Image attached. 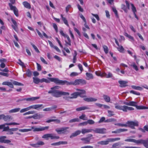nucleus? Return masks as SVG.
<instances>
[{"label":"nucleus","mask_w":148,"mask_h":148,"mask_svg":"<svg viewBox=\"0 0 148 148\" xmlns=\"http://www.w3.org/2000/svg\"><path fill=\"white\" fill-rule=\"evenodd\" d=\"M106 129L105 128H96L93 130L95 133L101 134H105L106 133Z\"/></svg>","instance_id":"11"},{"label":"nucleus","mask_w":148,"mask_h":148,"mask_svg":"<svg viewBox=\"0 0 148 148\" xmlns=\"http://www.w3.org/2000/svg\"><path fill=\"white\" fill-rule=\"evenodd\" d=\"M116 120L114 118H111L106 119L105 120V122H111L113 121H116Z\"/></svg>","instance_id":"51"},{"label":"nucleus","mask_w":148,"mask_h":148,"mask_svg":"<svg viewBox=\"0 0 148 148\" xmlns=\"http://www.w3.org/2000/svg\"><path fill=\"white\" fill-rule=\"evenodd\" d=\"M11 20L13 24V25H12V27L16 31H17L18 30V27L16 22L12 18L11 19Z\"/></svg>","instance_id":"18"},{"label":"nucleus","mask_w":148,"mask_h":148,"mask_svg":"<svg viewBox=\"0 0 148 148\" xmlns=\"http://www.w3.org/2000/svg\"><path fill=\"white\" fill-rule=\"evenodd\" d=\"M136 107L137 109L138 110L145 109L148 108L147 107L143 106H138L137 105Z\"/></svg>","instance_id":"46"},{"label":"nucleus","mask_w":148,"mask_h":148,"mask_svg":"<svg viewBox=\"0 0 148 148\" xmlns=\"http://www.w3.org/2000/svg\"><path fill=\"white\" fill-rule=\"evenodd\" d=\"M108 116L109 117L112 116L114 114H113L114 112L111 110H108Z\"/></svg>","instance_id":"59"},{"label":"nucleus","mask_w":148,"mask_h":148,"mask_svg":"<svg viewBox=\"0 0 148 148\" xmlns=\"http://www.w3.org/2000/svg\"><path fill=\"white\" fill-rule=\"evenodd\" d=\"M65 38H66L67 39V41L66 40H65V45L67 47H68V46H71V40L70 39L69 36L67 35L65 36Z\"/></svg>","instance_id":"20"},{"label":"nucleus","mask_w":148,"mask_h":148,"mask_svg":"<svg viewBox=\"0 0 148 148\" xmlns=\"http://www.w3.org/2000/svg\"><path fill=\"white\" fill-rule=\"evenodd\" d=\"M83 91H82L81 92H75L71 94L72 96L69 97V98L70 99L76 98L78 95H79L81 97H83Z\"/></svg>","instance_id":"10"},{"label":"nucleus","mask_w":148,"mask_h":148,"mask_svg":"<svg viewBox=\"0 0 148 148\" xmlns=\"http://www.w3.org/2000/svg\"><path fill=\"white\" fill-rule=\"evenodd\" d=\"M69 128L68 127L57 128L56 129V131L58 134H66L69 132V131L68 130Z\"/></svg>","instance_id":"5"},{"label":"nucleus","mask_w":148,"mask_h":148,"mask_svg":"<svg viewBox=\"0 0 148 148\" xmlns=\"http://www.w3.org/2000/svg\"><path fill=\"white\" fill-rule=\"evenodd\" d=\"M84 22L85 23L84 25L85 27L88 29V30L90 29V27H89V26L86 23V20L84 17Z\"/></svg>","instance_id":"61"},{"label":"nucleus","mask_w":148,"mask_h":148,"mask_svg":"<svg viewBox=\"0 0 148 148\" xmlns=\"http://www.w3.org/2000/svg\"><path fill=\"white\" fill-rule=\"evenodd\" d=\"M95 73L97 76H100L101 77H104V75H106V73L105 72H101L100 71H96Z\"/></svg>","instance_id":"24"},{"label":"nucleus","mask_w":148,"mask_h":148,"mask_svg":"<svg viewBox=\"0 0 148 148\" xmlns=\"http://www.w3.org/2000/svg\"><path fill=\"white\" fill-rule=\"evenodd\" d=\"M115 108L118 110H122L124 112H127V110H132L134 108L132 107H130L126 106H120L117 104H115Z\"/></svg>","instance_id":"4"},{"label":"nucleus","mask_w":148,"mask_h":148,"mask_svg":"<svg viewBox=\"0 0 148 148\" xmlns=\"http://www.w3.org/2000/svg\"><path fill=\"white\" fill-rule=\"evenodd\" d=\"M48 93L51 94L53 96L57 98L59 97L62 95H69V93L68 92L58 90H51L48 91Z\"/></svg>","instance_id":"1"},{"label":"nucleus","mask_w":148,"mask_h":148,"mask_svg":"<svg viewBox=\"0 0 148 148\" xmlns=\"http://www.w3.org/2000/svg\"><path fill=\"white\" fill-rule=\"evenodd\" d=\"M93 130H94L93 129H84V134L91 132L92 131H93Z\"/></svg>","instance_id":"55"},{"label":"nucleus","mask_w":148,"mask_h":148,"mask_svg":"<svg viewBox=\"0 0 148 148\" xmlns=\"http://www.w3.org/2000/svg\"><path fill=\"white\" fill-rule=\"evenodd\" d=\"M97 100V99L92 97H87L86 96L84 95V100L87 102L95 101Z\"/></svg>","instance_id":"12"},{"label":"nucleus","mask_w":148,"mask_h":148,"mask_svg":"<svg viewBox=\"0 0 148 148\" xmlns=\"http://www.w3.org/2000/svg\"><path fill=\"white\" fill-rule=\"evenodd\" d=\"M26 74L27 77H31L32 74V72L28 69L26 71Z\"/></svg>","instance_id":"45"},{"label":"nucleus","mask_w":148,"mask_h":148,"mask_svg":"<svg viewBox=\"0 0 148 148\" xmlns=\"http://www.w3.org/2000/svg\"><path fill=\"white\" fill-rule=\"evenodd\" d=\"M130 92L131 93H132L137 95H140V92L133 90H130Z\"/></svg>","instance_id":"57"},{"label":"nucleus","mask_w":148,"mask_h":148,"mask_svg":"<svg viewBox=\"0 0 148 148\" xmlns=\"http://www.w3.org/2000/svg\"><path fill=\"white\" fill-rule=\"evenodd\" d=\"M9 5L10 10L13 11L15 16H18V10L16 8L15 6L12 5L10 3H9Z\"/></svg>","instance_id":"8"},{"label":"nucleus","mask_w":148,"mask_h":148,"mask_svg":"<svg viewBox=\"0 0 148 148\" xmlns=\"http://www.w3.org/2000/svg\"><path fill=\"white\" fill-rule=\"evenodd\" d=\"M44 107L42 104L34 105L21 109L20 111V112L21 113H24L31 110L34 109L38 110L43 108Z\"/></svg>","instance_id":"2"},{"label":"nucleus","mask_w":148,"mask_h":148,"mask_svg":"<svg viewBox=\"0 0 148 148\" xmlns=\"http://www.w3.org/2000/svg\"><path fill=\"white\" fill-rule=\"evenodd\" d=\"M86 79L89 80L93 78V75L92 73H86Z\"/></svg>","instance_id":"30"},{"label":"nucleus","mask_w":148,"mask_h":148,"mask_svg":"<svg viewBox=\"0 0 148 148\" xmlns=\"http://www.w3.org/2000/svg\"><path fill=\"white\" fill-rule=\"evenodd\" d=\"M103 97L106 102L108 103L110 102V99L109 96L106 95H103Z\"/></svg>","instance_id":"34"},{"label":"nucleus","mask_w":148,"mask_h":148,"mask_svg":"<svg viewBox=\"0 0 148 148\" xmlns=\"http://www.w3.org/2000/svg\"><path fill=\"white\" fill-rule=\"evenodd\" d=\"M30 145L36 148L39 147V146H38L37 143L36 144H30Z\"/></svg>","instance_id":"63"},{"label":"nucleus","mask_w":148,"mask_h":148,"mask_svg":"<svg viewBox=\"0 0 148 148\" xmlns=\"http://www.w3.org/2000/svg\"><path fill=\"white\" fill-rule=\"evenodd\" d=\"M125 3L126 6L124 4H122L121 5V8L126 13L128 12L127 9L129 10L130 9V5L129 2L127 0L125 1Z\"/></svg>","instance_id":"7"},{"label":"nucleus","mask_w":148,"mask_h":148,"mask_svg":"<svg viewBox=\"0 0 148 148\" xmlns=\"http://www.w3.org/2000/svg\"><path fill=\"white\" fill-rule=\"evenodd\" d=\"M123 104L127 106L136 107L137 103L134 101H130L129 102H124Z\"/></svg>","instance_id":"16"},{"label":"nucleus","mask_w":148,"mask_h":148,"mask_svg":"<svg viewBox=\"0 0 148 148\" xmlns=\"http://www.w3.org/2000/svg\"><path fill=\"white\" fill-rule=\"evenodd\" d=\"M89 137H87L86 138H84V143H88L90 141V137H92V134H90V135Z\"/></svg>","instance_id":"42"},{"label":"nucleus","mask_w":148,"mask_h":148,"mask_svg":"<svg viewBox=\"0 0 148 148\" xmlns=\"http://www.w3.org/2000/svg\"><path fill=\"white\" fill-rule=\"evenodd\" d=\"M140 140H137L134 139H125V141L126 142H133L136 143L137 144H140Z\"/></svg>","instance_id":"23"},{"label":"nucleus","mask_w":148,"mask_h":148,"mask_svg":"<svg viewBox=\"0 0 148 148\" xmlns=\"http://www.w3.org/2000/svg\"><path fill=\"white\" fill-rule=\"evenodd\" d=\"M11 81L12 82L13 84L15 85L18 86H23V85L21 83L15 81H13L12 80H11Z\"/></svg>","instance_id":"44"},{"label":"nucleus","mask_w":148,"mask_h":148,"mask_svg":"<svg viewBox=\"0 0 148 148\" xmlns=\"http://www.w3.org/2000/svg\"><path fill=\"white\" fill-rule=\"evenodd\" d=\"M131 66H132L136 71L138 70V68L135 63H133V64L131 65Z\"/></svg>","instance_id":"58"},{"label":"nucleus","mask_w":148,"mask_h":148,"mask_svg":"<svg viewBox=\"0 0 148 148\" xmlns=\"http://www.w3.org/2000/svg\"><path fill=\"white\" fill-rule=\"evenodd\" d=\"M11 118V116L10 115H5L4 114H2V119H3L5 121H9Z\"/></svg>","instance_id":"25"},{"label":"nucleus","mask_w":148,"mask_h":148,"mask_svg":"<svg viewBox=\"0 0 148 148\" xmlns=\"http://www.w3.org/2000/svg\"><path fill=\"white\" fill-rule=\"evenodd\" d=\"M63 83L62 84H66L67 85H73L74 84L73 81L68 82L66 81H63Z\"/></svg>","instance_id":"53"},{"label":"nucleus","mask_w":148,"mask_h":148,"mask_svg":"<svg viewBox=\"0 0 148 148\" xmlns=\"http://www.w3.org/2000/svg\"><path fill=\"white\" fill-rule=\"evenodd\" d=\"M79 73L76 72H73L70 74V76L71 77H74L77 76Z\"/></svg>","instance_id":"56"},{"label":"nucleus","mask_w":148,"mask_h":148,"mask_svg":"<svg viewBox=\"0 0 148 148\" xmlns=\"http://www.w3.org/2000/svg\"><path fill=\"white\" fill-rule=\"evenodd\" d=\"M95 123L94 121L91 119H89L87 120V121H84V125H86L88 123L90 125L93 124Z\"/></svg>","instance_id":"36"},{"label":"nucleus","mask_w":148,"mask_h":148,"mask_svg":"<svg viewBox=\"0 0 148 148\" xmlns=\"http://www.w3.org/2000/svg\"><path fill=\"white\" fill-rule=\"evenodd\" d=\"M6 138V137L5 136H2L0 137V142L4 143H9L11 142V141L8 140H5V139Z\"/></svg>","instance_id":"17"},{"label":"nucleus","mask_w":148,"mask_h":148,"mask_svg":"<svg viewBox=\"0 0 148 148\" xmlns=\"http://www.w3.org/2000/svg\"><path fill=\"white\" fill-rule=\"evenodd\" d=\"M109 142H110L109 138H108L107 140H103L98 142L97 144L101 145H106L108 144Z\"/></svg>","instance_id":"21"},{"label":"nucleus","mask_w":148,"mask_h":148,"mask_svg":"<svg viewBox=\"0 0 148 148\" xmlns=\"http://www.w3.org/2000/svg\"><path fill=\"white\" fill-rule=\"evenodd\" d=\"M83 119V114H82L81 116H79V118H76L71 119L69 121L70 123H72L76 122H80L81 121L80 119Z\"/></svg>","instance_id":"15"},{"label":"nucleus","mask_w":148,"mask_h":148,"mask_svg":"<svg viewBox=\"0 0 148 148\" xmlns=\"http://www.w3.org/2000/svg\"><path fill=\"white\" fill-rule=\"evenodd\" d=\"M61 16L62 18V21H63L64 23L67 26L69 27V25L68 23V21L66 19V18L65 17H64L63 16L62 14L61 15Z\"/></svg>","instance_id":"37"},{"label":"nucleus","mask_w":148,"mask_h":148,"mask_svg":"<svg viewBox=\"0 0 148 148\" xmlns=\"http://www.w3.org/2000/svg\"><path fill=\"white\" fill-rule=\"evenodd\" d=\"M5 124L0 125V129H3V131H8L10 129L9 126L5 127Z\"/></svg>","instance_id":"27"},{"label":"nucleus","mask_w":148,"mask_h":148,"mask_svg":"<svg viewBox=\"0 0 148 148\" xmlns=\"http://www.w3.org/2000/svg\"><path fill=\"white\" fill-rule=\"evenodd\" d=\"M112 10L113 11L114 13L115 16L117 18H119V16L118 13L117 11L116 10V8L114 7H112Z\"/></svg>","instance_id":"48"},{"label":"nucleus","mask_w":148,"mask_h":148,"mask_svg":"<svg viewBox=\"0 0 148 148\" xmlns=\"http://www.w3.org/2000/svg\"><path fill=\"white\" fill-rule=\"evenodd\" d=\"M47 79L42 78L41 79V83L44 82L46 83H49L50 82V81L48 79V78Z\"/></svg>","instance_id":"50"},{"label":"nucleus","mask_w":148,"mask_h":148,"mask_svg":"<svg viewBox=\"0 0 148 148\" xmlns=\"http://www.w3.org/2000/svg\"><path fill=\"white\" fill-rule=\"evenodd\" d=\"M81 131L79 130H77L74 133H73L70 136V138H72L73 137H75L77 135L80 134Z\"/></svg>","instance_id":"35"},{"label":"nucleus","mask_w":148,"mask_h":148,"mask_svg":"<svg viewBox=\"0 0 148 148\" xmlns=\"http://www.w3.org/2000/svg\"><path fill=\"white\" fill-rule=\"evenodd\" d=\"M7 62V60L6 59L4 58H2L0 59V62L1 64L0 66L2 68H4L5 67V63Z\"/></svg>","instance_id":"13"},{"label":"nucleus","mask_w":148,"mask_h":148,"mask_svg":"<svg viewBox=\"0 0 148 148\" xmlns=\"http://www.w3.org/2000/svg\"><path fill=\"white\" fill-rule=\"evenodd\" d=\"M103 48L104 51L106 54H107L108 53L109 49L108 47L105 45L103 46Z\"/></svg>","instance_id":"49"},{"label":"nucleus","mask_w":148,"mask_h":148,"mask_svg":"<svg viewBox=\"0 0 148 148\" xmlns=\"http://www.w3.org/2000/svg\"><path fill=\"white\" fill-rule=\"evenodd\" d=\"M105 118L104 117H101L100 120L98 121L99 123H100L103 121L105 122Z\"/></svg>","instance_id":"64"},{"label":"nucleus","mask_w":148,"mask_h":148,"mask_svg":"<svg viewBox=\"0 0 148 148\" xmlns=\"http://www.w3.org/2000/svg\"><path fill=\"white\" fill-rule=\"evenodd\" d=\"M23 4L25 8L30 9L31 8V6L30 4L27 1H24L23 2Z\"/></svg>","instance_id":"33"},{"label":"nucleus","mask_w":148,"mask_h":148,"mask_svg":"<svg viewBox=\"0 0 148 148\" xmlns=\"http://www.w3.org/2000/svg\"><path fill=\"white\" fill-rule=\"evenodd\" d=\"M120 140V138H110L109 140L110 142H113L115 141L118 140Z\"/></svg>","instance_id":"54"},{"label":"nucleus","mask_w":148,"mask_h":148,"mask_svg":"<svg viewBox=\"0 0 148 148\" xmlns=\"http://www.w3.org/2000/svg\"><path fill=\"white\" fill-rule=\"evenodd\" d=\"M33 118L34 119H40L43 117L42 114L36 113L32 115Z\"/></svg>","instance_id":"22"},{"label":"nucleus","mask_w":148,"mask_h":148,"mask_svg":"<svg viewBox=\"0 0 148 148\" xmlns=\"http://www.w3.org/2000/svg\"><path fill=\"white\" fill-rule=\"evenodd\" d=\"M49 138L51 139H58L60 137L59 136H56L54 134H49Z\"/></svg>","instance_id":"31"},{"label":"nucleus","mask_w":148,"mask_h":148,"mask_svg":"<svg viewBox=\"0 0 148 148\" xmlns=\"http://www.w3.org/2000/svg\"><path fill=\"white\" fill-rule=\"evenodd\" d=\"M118 82L120 84L119 86L121 88L125 87L127 86V83H128V82L127 81L119 80Z\"/></svg>","instance_id":"14"},{"label":"nucleus","mask_w":148,"mask_h":148,"mask_svg":"<svg viewBox=\"0 0 148 148\" xmlns=\"http://www.w3.org/2000/svg\"><path fill=\"white\" fill-rule=\"evenodd\" d=\"M132 88L134 89L142 90H143V88L139 86H136L134 85H132L131 86Z\"/></svg>","instance_id":"40"},{"label":"nucleus","mask_w":148,"mask_h":148,"mask_svg":"<svg viewBox=\"0 0 148 148\" xmlns=\"http://www.w3.org/2000/svg\"><path fill=\"white\" fill-rule=\"evenodd\" d=\"M21 110L20 108H15L9 110L8 112L9 113H14L20 111Z\"/></svg>","instance_id":"28"},{"label":"nucleus","mask_w":148,"mask_h":148,"mask_svg":"<svg viewBox=\"0 0 148 148\" xmlns=\"http://www.w3.org/2000/svg\"><path fill=\"white\" fill-rule=\"evenodd\" d=\"M40 98L39 97H34L27 98H25V100L27 101H33Z\"/></svg>","instance_id":"29"},{"label":"nucleus","mask_w":148,"mask_h":148,"mask_svg":"<svg viewBox=\"0 0 148 148\" xmlns=\"http://www.w3.org/2000/svg\"><path fill=\"white\" fill-rule=\"evenodd\" d=\"M118 50L119 51L120 53H124V49L122 45H119V47H117Z\"/></svg>","instance_id":"39"},{"label":"nucleus","mask_w":148,"mask_h":148,"mask_svg":"<svg viewBox=\"0 0 148 148\" xmlns=\"http://www.w3.org/2000/svg\"><path fill=\"white\" fill-rule=\"evenodd\" d=\"M49 128V127L48 126L44 127H40L39 128H36L34 126H32L31 127V129H19L18 130L19 132H25L30 131L32 130V129H33L34 132H40L48 130Z\"/></svg>","instance_id":"3"},{"label":"nucleus","mask_w":148,"mask_h":148,"mask_svg":"<svg viewBox=\"0 0 148 148\" xmlns=\"http://www.w3.org/2000/svg\"><path fill=\"white\" fill-rule=\"evenodd\" d=\"M3 85H7L11 88H13L14 86L12 83L8 82H4L2 83Z\"/></svg>","instance_id":"32"},{"label":"nucleus","mask_w":148,"mask_h":148,"mask_svg":"<svg viewBox=\"0 0 148 148\" xmlns=\"http://www.w3.org/2000/svg\"><path fill=\"white\" fill-rule=\"evenodd\" d=\"M140 143L143 144L146 148H148V138L146 140L140 139Z\"/></svg>","instance_id":"19"},{"label":"nucleus","mask_w":148,"mask_h":148,"mask_svg":"<svg viewBox=\"0 0 148 148\" xmlns=\"http://www.w3.org/2000/svg\"><path fill=\"white\" fill-rule=\"evenodd\" d=\"M50 82H54L56 84H62L63 83V81L60 80L58 78H49L48 77Z\"/></svg>","instance_id":"9"},{"label":"nucleus","mask_w":148,"mask_h":148,"mask_svg":"<svg viewBox=\"0 0 148 148\" xmlns=\"http://www.w3.org/2000/svg\"><path fill=\"white\" fill-rule=\"evenodd\" d=\"M35 112L34 110H30L29 111H28L27 112L25 113H24L23 115V116H25L27 115H29L30 114H34Z\"/></svg>","instance_id":"41"},{"label":"nucleus","mask_w":148,"mask_h":148,"mask_svg":"<svg viewBox=\"0 0 148 148\" xmlns=\"http://www.w3.org/2000/svg\"><path fill=\"white\" fill-rule=\"evenodd\" d=\"M73 82V85H76L82 83L83 82V80L82 79H76Z\"/></svg>","instance_id":"26"},{"label":"nucleus","mask_w":148,"mask_h":148,"mask_svg":"<svg viewBox=\"0 0 148 148\" xmlns=\"http://www.w3.org/2000/svg\"><path fill=\"white\" fill-rule=\"evenodd\" d=\"M113 76L112 74L110 72H108L107 75L106 73V75H104V77L106 78H109L112 77Z\"/></svg>","instance_id":"52"},{"label":"nucleus","mask_w":148,"mask_h":148,"mask_svg":"<svg viewBox=\"0 0 148 148\" xmlns=\"http://www.w3.org/2000/svg\"><path fill=\"white\" fill-rule=\"evenodd\" d=\"M77 8L79 10V12H83V8L81 7V6L79 5V4H77Z\"/></svg>","instance_id":"62"},{"label":"nucleus","mask_w":148,"mask_h":148,"mask_svg":"<svg viewBox=\"0 0 148 148\" xmlns=\"http://www.w3.org/2000/svg\"><path fill=\"white\" fill-rule=\"evenodd\" d=\"M131 5L132 6V10L133 13L134 14H135L137 10L136 7L134 6V5L132 3L131 4Z\"/></svg>","instance_id":"47"},{"label":"nucleus","mask_w":148,"mask_h":148,"mask_svg":"<svg viewBox=\"0 0 148 148\" xmlns=\"http://www.w3.org/2000/svg\"><path fill=\"white\" fill-rule=\"evenodd\" d=\"M127 125V126L130 127L132 129L135 128L134 126H138V122L136 121L134 122L133 121H127L126 122Z\"/></svg>","instance_id":"6"},{"label":"nucleus","mask_w":148,"mask_h":148,"mask_svg":"<svg viewBox=\"0 0 148 148\" xmlns=\"http://www.w3.org/2000/svg\"><path fill=\"white\" fill-rule=\"evenodd\" d=\"M33 82L36 84H38L39 82H41V79H39L38 77H33Z\"/></svg>","instance_id":"38"},{"label":"nucleus","mask_w":148,"mask_h":148,"mask_svg":"<svg viewBox=\"0 0 148 148\" xmlns=\"http://www.w3.org/2000/svg\"><path fill=\"white\" fill-rule=\"evenodd\" d=\"M31 45H32V46L34 49L35 51L37 53H40V51L37 47L34 44L31 43Z\"/></svg>","instance_id":"60"},{"label":"nucleus","mask_w":148,"mask_h":148,"mask_svg":"<svg viewBox=\"0 0 148 148\" xmlns=\"http://www.w3.org/2000/svg\"><path fill=\"white\" fill-rule=\"evenodd\" d=\"M77 55V53L75 51H74V53L73 54V63H75L76 62V61L77 60V57L76 56Z\"/></svg>","instance_id":"43"}]
</instances>
